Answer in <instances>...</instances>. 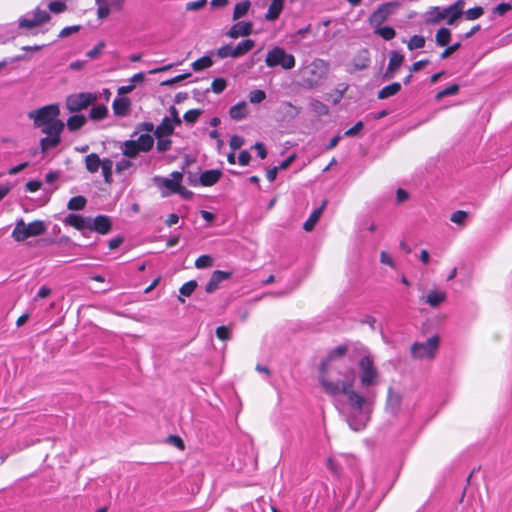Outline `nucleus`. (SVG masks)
<instances>
[{"instance_id": "f257e3e1", "label": "nucleus", "mask_w": 512, "mask_h": 512, "mask_svg": "<svg viewBox=\"0 0 512 512\" xmlns=\"http://www.w3.org/2000/svg\"><path fill=\"white\" fill-rule=\"evenodd\" d=\"M351 377L346 380H333L325 379L322 377V388L330 396H336L338 394H345L348 397L350 406L357 410L362 411L366 404V398L353 390L354 378L353 370L350 369Z\"/></svg>"}, {"instance_id": "f03ea898", "label": "nucleus", "mask_w": 512, "mask_h": 512, "mask_svg": "<svg viewBox=\"0 0 512 512\" xmlns=\"http://www.w3.org/2000/svg\"><path fill=\"white\" fill-rule=\"evenodd\" d=\"M60 115V107L58 104H49L43 107L31 110L27 116L33 121L35 128H40L43 132L50 127L55 126L56 123L61 124V128H65L62 120L58 119Z\"/></svg>"}, {"instance_id": "7ed1b4c3", "label": "nucleus", "mask_w": 512, "mask_h": 512, "mask_svg": "<svg viewBox=\"0 0 512 512\" xmlns=\"http://www.w3.org/2000/svg\"><path fill=\"white\" fill-rule=\"evenodd\" d=\"M46 232V226L43 221L35 220L28 225L23 219L16 222L12 231V237L17 242H23L30 237L40 236Z\"/></svg>"}, {"instance_id": "20e7f679", "label": "nucleus", "mask_w": 512, "mask_h": 512, "mask_svg": "<svg viewBox=\"0 0 512 512\" xmlns=\"http://www.w3.org/2000/svg\"><path fill=\"white\" fill-rule=\"evenodd\" d=\"M265 63L268 67L281 66L285 70H290L295 67V57L285 51L284 48L275 46L268 51Z\"/></svg>"}, {"instance_id": "39448f33", "label": "nucleus", "mask_w": 512, "mask_h": 512, "mask_svg": "<svg viewBox=\"0 0 512 512\" xmlns=\"http://www.w3.org/2000/svg\"><path fill=\"white\" fill-rule=\"evenodd\" d=\"M98 99L96 93L80 92L68 95L65 100V107L71 113L80 112L94 104Z\"/></svg>"}, {"instance_id": "423d86ee", "label": "nucleus", "mask_w": 512, "mask_h": 512, "mask_svg": "<svg viewBox=\"0 0 512 512\" xmlns=\"http://www.w3.org/2000/svg\"><path fill=\"white\" fill-rule=\"evenodd\" d=\"M440 338L438 335L431 336L426 342H415L411 346V357L414 359H433L439 348Z\"/></svg>"}, {"instance_id": "0eeeda50", "label": "nucleus", "mask_w": 512, "mask_h": 512, "mask_svg": "<svg viewBox=\"0 0 512 512\" xmlns=\"http://www.w3.org/2000/svg\"><path fill=\"white\" fill-rule=\"evenodd\" d=\"M360 383L364 387L378 383L379 372L370 356H364L359 361Z\"/></svg>"}, {"instance_id": "6e6552de", "label": "nucleus", "mask_w": 512, "mask_h": 512, "mask_svg": "<svg viewBox=\"0 0 512 512\" xmlns=\"http://www.w3.org/2000/svg\"><path fill=\"white\" fill-rule=\"evenodd\" d=\"M170 176L171 178L159 176L154 178L156 186L165 189L162 191V195L164 197L169 196L170 194H176L183 180V173L179 171L172 172Z\"/></svg>"}, {"instance_id": "1a4fd4ad", "label": "nucleus", "mask_w": 512, "mask_h": 512, "mask_svg": "<svg viewBox=\"0 0 512 512\" xmlns=\"http://www.w3.org/2000/svg\"><path fill=\"white\" fill-rule=\"evenodd\" d=\"M348 351V346L346 344H342L331 350L328 354V356L322 360V362L319 365V382L322 385V377L325 379H332L330 373H329V365L330 363L338 358L342 357L346 354Z\"/></svg>"}, {"instance_id": "9d476101", "label": "nucleus", "mask_w": 512, "mask_h": 512, "mask_svg": "<svg viewBox=\"0 0 512 512\" xmlns=\"http://www.w3.org/2000/svg\"><path fill=\"white\" fill-rule=\"evenodd\" d=\"M63 130L64 128H61V124L56 123L55 126H52L48 130L43 131V133L47 135L40 140V148L43 153L57 147L60 144L61 133Z\"/></svg>"}, {"instance_id": "9b49d317", "label": "nucleus", "mask_w": 512, "mask_h": 512, "mask_svg": "<svg viewBox=\"0 0 512 512\" xmlns=\"http://www.w3.org/2000/svg\"><path fill=\"white\" fill-rule=\"evenodd\" d=\"M399 7L398 2H386L380 5L369 17L371 25L379 26L392 15L396 8Z\"/></svg>"}, {"instance_id": "f8f14e48", "label": "nucleus", "mask_w": 512, "mask_h": 512, "mask_svg": "<svg viewBox=\"0 0 512 512\" xmlns=\"http://www.w3.org/2000/svg\"><path fill=\"white\" fill-rule=\"evenodd\" d=\"M88 230L100 235H107L112 230V220L107 215H97L94 218L89 217Z\"/></svg>"}, {"instance_id": "ddd939ff", "label": "nucleus", "mask_w": 512, "mask_h": 512, "mask_svg": "<svg viewBox=\"0 0 512 512\" xmlns=\"http://www.w3.org/2000/svg\"><path fill=\"white\" fill-rule=\"evenodd\" d=\"M33 14L34 15L32 19L21 18L19 20V27L24 29H32L43 23L48 22L51 19L48 12H46L45 10H41L39 8L35 9Z\"/></svg>"}, {"instance_id": "4468645a", "label": "nucleus", "mask_w": 512, "mask_h": 512, "mask_svg": "<svg viewBox=\"0 0 512 512\" xmlns=\"http://www.w3.org/2000/svg\"><path fill=\"white\" fill-rule=\"evenodd\" d=\"M232 276V272L215 270L213 271L209 281L205 285V291L208 294L215 292L219 288V284L224 280L229 279Z\"/></svg>"}, {"instance_id": "2eb2a0df", "label": "nucleus", "mask_w": 512, "mask_h": 512, "mask_svg": "<svg viewBox=\"0 0 512 512\" xmlns=\"http://www.w3.org/2000/svg\"><path fill=\"white\" fill-rule=\"evenodd\" d=\"M404 62V55L397 51H392L390 53V59L388 63V67L384 73V77L386 79H392L395 75V72L401 67Z\"/></svg>"}, {"instance_id": "dca6fc26", "label": "nucleus", "mask_w": 512, "mask_h": 512, "mask_svg": "<svg viewBox=\"0 0 512 512\" xmlns=\"http://www.w3.org/2000/svg\"><path fill=\"white\" fill-rule=\"evenodd\" d=\"M253 31V24L252 22H237L234 24L229 31L227 32V35L233 39H237L241 36H249L252 34Z\"/></svg>"}, {"instance_id": "f3484780", "label": "nucleus", "mask_w": 512, "mask_h": 512, "mask_svg": "<svg viewBox=\"0 0 512 512\" xmlns=\"http://www.w3.org/2000/svg\"><path fill=\"white\" fill-rule=\"evenodd\" d=\"M97 4V17L101 20L106 19L110 15V5L107 0H95ZM124 0H113L111 6L117 10H121Z\"/></svg>"}, {"instance_id": "a211bd4d", "label": "nucleus", "mask_w": 512, "mask_h": 512, "mask_svg": "<svg viewBox=\"0 0 512 512\" xmlns=\"http://www.w3.org/2000/svg\"><path fill=\"white\" fill-rule=\"evenodd\" d=\"M64 224L75 228L78 231L88 230L89 217H83L79 214H68L64 219Z\"/></svg>"}, {"instance_id": "6ab92c4d", "label": "nucleus", "mask_w": 512, "mask_h": 512, "mask_svg": "<svg viewBox=\"0 0 512 512\" xmlns=\"http://www.w3.org/2000/svg\"><path fill=\"white\" fill-rule=\"evenodd\" d=\"M131 101L127 97H117L113 100L112 109L116 116L124 117L128 114Z\"/></svg>"}, {"instance_id": "aec40b11", "label": "nucleus", "mask_w": 512, "mask_h": 512, "mask_svg": "<svg viewBox=\"0 0 512 512\" xmlns=\"http://www.w3.org/2000/svg\"><path fill=\"white\" fill-rule=\"evenodd\" d=\"M222 176V172L218 169H211L204 171L199 178V183L202 186L208 187L216 184Z\"/></svg>"}, {"instance_id": "412c9836", "label": "nucleus", "mask_w": 512, "mask_h": 512, "mask_svg": "<svg viewBox=\"0 0 512 512\" xmlns=\"http://www.w3.org/2000/svg\"><path fill=\"white\" fill-rule=\"evenodd\" d=\"M327 201L324 200L320 207L315 209L308 219L303 224V229L307 232H310L314 229L315 225L317 224L318 220L320 219L325 207H326Z\"/></svg>"}, {"instance_id": "4be33fe9", "label": "nucleus", "mask_w": 512, "mask_h": 512, "mask_svg": "<svg viewBox=\"0 0 512 512\" xmlns=\"http://www.w3.org/2000/svg\"><path fill=\"white\" fill-rule=\"evenodd\" d=\"M175 127L170 123L169 117H164L161 123L155 128L154 136L156 138L169 137L174 133Z\"/></svg>"}, {"instance_id": "5701e85b", "label": "nucleus", "mask_w": 512, "mask_h": 512, "mask_svg": "<svg viewBox=\"0 0 512 512\" xmlns=\"http://www.w3.org/2000/svg\"><path fill=\"white\" fill-rule=\"evenodd\" d=\"M284 7V0H271L265 19L274 21L278 19Z\"/></svg>"}, {"instance_id": "b1692460", "label": "nucleus", "mask_w": 512, "mask_h": 512, "mask_svg": "<svg viewBox=\"0 0 512 512\" xmlns=\"http://www.w3.org/2000/svg\"><path fill=\"white\" fill-rule=\"evenodd\" d=\"M229 116L236 121L244 119L247 116V103L241 101L230 107Z\"/></svg>"}, {"instance_id": "393cba45", "label": "nucleus", "mask_w": 512, "mask_h": 512, "mask_svg": "<svg viewBox=\"0 0 512 512\" xmlns=\"http://www.w3.org/2000/svg\"><path fill=\"white\" fill-rule=\"evenodd\" d=\"M446 293L440 290H431L426 297V303L431 307H438L446 301Z\"/></svg>"}, {"instance_id": "a878e982", "label": "nucleus", "mask_w": 512, "mask_h": 512, "mask_svg": "<svg viewBox=\"0 0 512 512\" xmlns=\"http://www.w3.org/2000/svg\"><path fill=\"white\" fill-rule=\"evenodd\" d=\"M400 90L401 84L399 82H393L378 91L377 98L380 100L387 99L396 95L398 92H400Z\"/></svg>"}, {"instance_id": "bb28decb", "label": "nucleus", "mask_w": 512, "mask_h": 512, "mask_svg": "<svg viewBox=\"0 0 512 512\" xmlns=\"http://www.w3.org/2000/svg\"><path fill=\"white\" fill-rule=\"evenodd\" d=\"M255 46V41L252 39H245L239 42L235 47H233V53L235 58L241 57L247 54L250 50H252Z\"/></svg>"}, {"instance_id": "cd10ccee", "label": "nucleus", "mask_w": 512, "mask_h": 512, "mask_svg": "<svg viewBox=\"0 0 512 512\" xmlns=\"http://www.w3.org/2000/svg\"><path fill=\"white\" fill-rule=\"evenodd\" d=\"M86 117L82 114H74L67 119V128L74 132L81 129L86 124Z\"/></svg>"}, {"instance_id": "c85d7f7f", "label": "nucleus", "mask_w": 512, "mask_h": 512, "mask_svg": "<svg viewBox=\"0 0 512 512\" xmlns=\"http://www.w3.org/2000/svg\"><path fill=\"white\" fill-rule=\"evenodd\" d=\"M102 162L103 160H101L96 153H90L85 157V167L90 173H96L99 170Z\"/></svg>"}, {"instance_id": "c756f323", "label": "nucleus", "mask_w": 512, "mask_h": 512, "mask_svg": "<svg viewBox=\"0 0 512 512\" xmlns=\"http://www.w3.org/2000/svg\"><path fill=\"white\" fill-rule=\"evenodd\" d=\"M142 152L136 142V140H126L122 146V153L128 158H135Z\"/></svg>"}, {"instance_id": "7c9ffc66", "label": "nucleus", "mask_w": 512, "mask_h": 512, "mask_svg": "<svg viewBox=\"0 0 512 512\" xmlns=\"http://www.w3.org/2000/svg\"><path fill=\"white\" fill-rule=\"evenodd\" d=\"M451 37H452V33H451L450 29L442 27V28L438 29L436 32V36H435L436 44L440 47L447 46L451 40Z\"/></svg>"}, {"instance_id": "2f4dec72", "label": "nucleus", "mask_w": 512, "mask_h": 512, "mask_svg": "<svg viewBox=\"0 0 512 512\" xmlns=\"http://www.w3.org/2000/svg\"><path fill=\"white\" fill-rule=\"evenodd\" d=\"M108 108L104 104L94 106L89 112V118L93 121H100L107 117Z\"/></svg>"}, {"instance_id": "473e14b6", "label": "nucleus", "mask_w": 512, "mask_h": 512, "mask_svg": "<svg viewBox=\"0 0 512 512\" xmlns=\"http://www.w3.org/2000/svg\"><path fill=\"white\" fill-rule=\"evenodd\" d=\"M136 142L142 152H149L153 148L154 138L150 134L145 133L141 134Z\"/></svg>"}, {"instance_id": "72a5a7b5", "label": "nucleus", "mask_w": 512, "mask_h": 512, "mask_svg": "<svg viewBox=\"0 0 512 512\" xmlns=\"http://www.w3.org/2000/svg\"><path fill=\"white\" fill-rule=\"evenodd\" d=\"M251 7V2L249 0H244L237 3L234 7L233 11V20H237L243 16H245Z\"/></svg>"}, {"instance_id": "f704fd0d", "label": "nucleus", "mask_w": 512, "mask_h": 512, "mask_svg": "<svg viewBox=\"0 0 512 512\" xmlns=\"http://www.w3.org/2000/svg\"><path fill=\"white\" fill-rule=\"evenodd\" d=\"M212 65H213V60L208 55L198 58L191 64L192 69L196 72L207 69V68L211 67Z\"/></svg>"}, {"instance_id": "c9c22d12", "label": "nucleus", "mask_w": 512, "mask_h": 512, "mask_svg": "<svg viewBox=\"0 0 512 512\" xmlns=\"http://www.w3.org/2000/svg\"><path fill=\"white\" fill-rule=\"evenodd\" d=\"M401 396L394 392L392 389L388 390L387 406L392 409L393 412H397L401 406Z\"/></svg>"}, {"instance_id": "e433bc0d", "label": "nucleus", "mask_w": 512, "mask_h": 512, "mask_svg": "<svg viewBox=\"0 0 512 512\" xmlns=\"http://www.w3.org/2000/svg\"><path fill=\"white\" fill-rule=\"evenodd\" d=\"M87 204V199L84 196L78 195L72 197L67 203V209L72 211L82 210Z\"/></svg>"}, {"instance_id": "4c0bfd02", "label": "nucleus", "mask_w": 512, "mask_h": 512, "mask_svg": "<svg viewBox=\"0 0 512 512\" xmlns=\"http://www.w3.org/2000/svg\"><path fill=\"white\" fill-rule=\"evenodd\" d=\"M102 174L104 177V181L107 184H111L112 179V168H113V161L111 159L105 158L103 159V162L101 164Z\"/></svg>"}, {"instance_id": "58836bf2", "label": "nucleus", "mask_w": 512, "mask_h": 512, "mask_svg": "<svg viewBox=\"0 0 512 512\" xmlns=\"http://www.w3.org/2000/svg\"><path fill=\"white\" fill-rule=\"evenodd\" d=\"M426 40L422 35H414L407 42V48L409 50L420 49L425 46Z\"/></svg>"}, {"instance_id": "ea45409f", "label": "nucleus", "mask_w": 512, "mask_h": 512, "mask_svg": "<svg viewBox=\"0 0 512 512\" xmlns=\"http://www.w3.org/2000/svg\"><path fill=\"white\" fill-rule=\"evenodd\" d=\"M375 33L386 41L392 40L396 36L395 30L391 26L378 27Z\"/></svg>"}, {"instance_id": "a19ab883", "label": "nucleus", "mask_w": 512, "mask_h": 512, "mask_svg": "<svg viewBox=\"0 0 512 512\" xmlns=\"http://www.w3.org/2000/svg\"><path fill=\"white\" fill-rule=\"evenodd\" d=\"M197 286L198 283L196 280H190L184 283L179 289L180 295L185 297L191 296L193 292L196 290Z\"/></svg>"}, {"instance_id": "79ce46f5", "label": "nucleus", "mask_w": 512, "mask_h": 512, "mask_svg": "<svg viewBox=\"0 0 512 512\" xmlns=\"http://www.w3.org/2000/svg\"><path fill=\"white\" fill-rule=\"evenodd\" d=\"M201 114H202L201 109H190L184 113L183 120L187 124H194L197 122V120L199 119Z\"/></svg>"}, {"instance_id": "37998d69", "label": "nucleus", "mask_w": 512, "mask_h": 512, "mask_svg": "<svg viewBox=\"0 0 512 512\" xmlns=\"http://www.w3.org/2000/svg\"><path fill=\"white\" fill-rule=\"evenodd\" d=\"M282 111L285 116L295 118L300 113V108L294 106L291 102H284L282 104Z\"/></svg>"}, {"instance_id": "c03bdc74", "label": "nucleus", "mask_w": 512, "mask_h": 512, "mask_svg": "<svg viewBox=\"0 0 512 512\" xmlns=\"http://www.w3.org/2000/svg\"><path fill=\"white\" fill-rule=\"evenodd\" d=\"M213 265V258L210 255L204 254L195 260V267L198 269L209 268Z\"/></svg>"}, {"instance_id": "a18cd8bd", "label": "nucleus", "mask_w": 512, "mask_h": 512, "mask_svg": "<svg viewBox=\"0 0 512 512\" xmlns=\"http://www.w3.org/2000/svg\"><path fill=\"white\" fill-rule=\"evenodd\" d=\"M156 139V149L159 153H164L171 148L172 140L169 137H160Z\"/></svg>"}, {"instance_id": "49530a36", "label": "nucleus", "mask_w": 512, "mask_h": 512, "mask_svg": "<svg viewBox=\"0 0 512 512\" xmlns=\"http://www.w3.org/2000/svg\"><path fill=\"white\" fill-rule=\"evenodd\" d=\"M458 91H459V85L452 84V85L446 87L445 89L439 91L435 97L437 100H440L446 96L455 95L458 93Z\"/></svg>"}, {"instance_id": "de8ad7c7", "label": "nucleus", "mask_w": 512, "mask_h": 512, "mask_svg": "<svg viewBox=\"0 0 512 512\" xmlns=\"http://www.w3.org/2000/svg\"><path fill=\"white\" fill-rule=\"evenodd\" d=\"M227 87V81L224 78H215L211 83V90L216 93H222Z\"/></svg>"}, {"instance_id": "09e8293b", "label": "nucleus", "mask_w": 512, "mask_h": 512, "mask_svg": "<svg viewBox=\"0 0 512 512\" xmlns=\"http://www.w3.org/2000/svg\"><path fill=\"white\" fill-rule=\"evenodd\" d=\"M484 14L481 6H476L465 11V18L467 20H476Z\"/></svg>"}, {"instance_id": "8fccbe9b", "label": "nucleus", "mask_w": 512, "mask_h": 512, "mask_svg": "<svg viewBox=\"0 0 512 512\" xmlns=\"http://www.w3.org/2000/svg\"><path fill=\"white\" fill-rule=\"evenodd\" d=\"M468 217V213L463 210H457L451 214L450 220L453 223L463 225Z\"/></svg>"}, {"instance_id": "3c124183", "label": "nucleus", "mask_w": 512, "mask_h": 512, "mask_svg": "<svg viewBox=\"0 0 512 512\" xmlns=\"http://www.w3.org/2000/svg\"><path fill=\"white\" fill-rule=\"evenodd\" d=\"M266 98V93L263 90L256 89L249 93V101L253 104L261 103Z\"/></svg>"}, {"instance_id": "603ef678", "label": "nucleus", "mask_w": 512, "mask_h": 512, "mask_svg": "<svg viewBox=\"0 0 512 512\" xmlns=\"http://www.w3.org/2000/svg\"><path fill=\"white\" fill-rule=\"evenodd\" d=\"M166 442L177 447L179 450H185V443L183 439L178 435H169L166 439Z\"/></svg>"}, {"instance_id": "864d4df0", "label": "nucleus", "mask_w": 512, "mask_h": 512, "mask_svg": "<svg viewBox=\"0 0 512 512\" xmlns=\"http://www.w3.org/2000/svg\"><path fill=\"white\" fill-rule=\"evenodd\" d=\"M191 76V73H184L161 82V86H173Z\"/></svg>"}, {"instance_id": "5fc2aeb1", "label": "nucleus", "mask_w": 512, "mask_h": 512, "mask_svg": "<svg viewBox=\"0 0 512 512\" xmlns=\"http://www.w3.org/2000/svg\"><path fill=\"white\" fill-rule=\"evenodd\" d=\"M217 56L220 59H224V58H227V57L235 58V55L233 53V47L231 45L221 46L217 50Z\"/></svg>"}, {"instance_id": "6e6d98bb", "label": "nucleus", "mask_w": 512, "mask_h": 512, "mask_svg": "<svg viewBox=\"0 0 512 512\" xmlns=\"http://www.w3.org/2000/svg\"><path fill=\"white\" fill-rule=\"evenodd\" d=\"M216 336L222 341H227L231 338V331L227 326H219L216 328Z\"/></svg>"}, {"instance_id": "4d7b16f0", "label": "nucleus", "mask_w": 512, "mask_h": 512, "mask_svg": "<svg viewBox=\"0 0 512 512\" xmlns=\"http://www.w3.org/2000/svg\"><path fill=\"white\" fill-rule=\"evenodd\" d=\"M48 8L53 13H62L67 9V5L62 1H52L48 4Z\"/></svg>"}, {"instance_id": "13d9d810", "label": "nucleus", "mask_w": 512, "mask_h": 512, "mask_svg": "<svg viewBox=\"0 0 512 512\" xmlns=\"http://www.w3.org/2000/svg\"><path fill=\"white\" fill-rule=\"evenodd\" d=\"M104 47H105V43L103 41H101L93 49L89 50L86 53V56L89 57L90 59H96L102 54Z\"/></svg>"}, {"instance_id": "bf43d9fd", "label": "nucleus", "mask_w": 512, "mask_h": 512, "mask_svg": "<svg viewBox=\"0 0 512 512\" xmlns=\"http://www.w3.org/2000/svg\"><path fill=\"white\" fill-rule=\"evenodd\" d=\"M207 4V0H197V1H191L187 2L185 5V9L187 11H196L204 8Z\"/></svg>"}, {"instance_id": "052dcab7", "label": "nucleus", "mask_w": 512, "mask_h": 512, "mask_svg": "<svg viewBox=\"0 0 512 512\" xmlns=\"http://www.w3.org/2000/svg\"><path fill=\"white\" fill-rule=\"evenodd\" d=\"M461 46L460 42H456L452 45L447 46L441 53L440 58L446 59L450 57L453 53H455Z\"/></svg>"}, {"instance_id": "680f3d73", "label": "nucleus", "mask_w": 512, "mask_h": 512, "mask_svg": "<svg viewBox=\"0 0 512 512\" xmlns=\"http://www.w3.org/2000/svg\"><path fill=\"white\" fill-rule=\"evenodd\" d=\"M81 29V26L80 25H73V26H67V27H64L60 33H59V37L60 38H66V37H69L70 35L72 34H75L77 32H79Z\"/></svg>"}, {"instance_id": "e2e57ef3", "label": "nucleus", "mask_w": 512, "mask_h": 512, "mask_svg": "<svg viewBox=\"0 0 512 512\" xmlns=\"http://www.w3.org/2000/svg\"><path fill=\"white\" fill-rule=\"evenodd\" d=\"M169 112L171 117L169 118L170 123L175 126H180L182 123V120L179 116L178 110L175 108V106H171L169 108Z\"/></svg>"}, {"instance_id": "0e129e2a", "label": "nucleus", "mask_w": 512, "mask_h": 512, "mask_svg": "<svg viewBox=\"0 0 512 512\" xmlns=\"http://www.w3.org/2000/svg\"><path fill=\"white\" fill-rule=\"evenodd\" d=\"M433 11L435 12V16L430 20L431 23L436 24L444 19L447 20V12H445V9L441 10L439 7H434Z\"/></svg>"}, {"instance_id": "69168bd1", "label": "nucleus", "mask_w": 512, "mask_h": 512, "mask_svg": "<svg viewBox=\"0 0 512 512\" xmlns=\"http://www.w3.org/2000/svg\"><path fill=\"white\" fill-rule=\"evenodd\" d=\"M445 12H447V24L452 25L455 23L457 19H459L462 13L456 10H450V6L445 8Z\"/></svg>"}, {"instance_id": "338daca9", "label": "nucleus", "mask_w": 512, "mask_h": 512, "mask_svg": "<svg viewBox=\"0 0 512 512\" xmlns=\"http://www.w3.org/2000/svg\"><path fill=\"white\" fill-rule=\"evenodd\" d=\"M511 9H512L511 4L503 2V3H500L496 7L493 8V13L497 14L499 16H503L504 14H506Z\"/></svg>"}, {"instance_id": "774afa93", "label": "nucleus", "mask_w": 512, "mask_h": 512, "mask_svg": "<svg viewBox=\"0 0 512 512\" xmlns=\"http://www.w3.org/2000/svg\"><path fill=\"white\" fill-rule=\"evenodd\" d=\"M230 147L232 151L240 149L244 144V139L241 136L234 135L230 138Z\"/></svg>"}]
</instances>
